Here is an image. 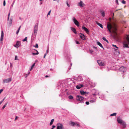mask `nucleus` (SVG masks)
<instances>
[{
  "mask_svg": "<svg viewBox=\"0 0 129 129\" xmlns=\"http://www.w3.org/2000/svg\"><path fill=\"white\" fill-rule=\"evenodd\" d=\"M80 93L82 95H84L87 93L86 92H84L83 91H80Z\"/></svg>",
  "mask_w": 129,
  "mask_h": 129,
  "instance_id": "obj_20",
  "label": "nucleus"
},
{
  "mask_svg": "<svg viewBox=\"0 0 129 129\" xmlns=\"http://www.w3.org/2000/svg\"><path fill=\"white\" fill-rule=\"evenodd\" d=\"M3 91V89H1L0 90V94Z\"/></svg>",
  "mask_w": 129,
  "mask_h": 129,
  "instance_id": "obj_52",
  "label": "nucleus"
},
{
  "mask_svg": "<svg viewBox=\"0 0 129 129\" xmlns=\"http://www.w3.org/2000/svg\"><path fill=\"white\" fill-rule=\"evenodd\" d=\"M19 30H19V29H18L17 30V31L16 32V34L17 35L18 34V33L19 31Z\"/></svg>",
  "mask_w": 129,
  "mask_h": 129,
  "instance_id": "obj_41",
  "label": "nucleus"
},
{
  "mask_svg": "<svg viewBox=\"0 0 129 129\" xmlns=\"http://www.w3.org/2000/svg\"><path fill=\"white\" fill-rule=\"evenodd\" d=\"M57 129H63V125L61 123H58L57 124Z\"/></svg>",
  "mask_w": 129,
  "mask_h": 129,
  "instance_id": "obj_4",
  "label": "nucleus"
},
{
  "mask_svg": "<svg viewBox=\"0 0 129 129\" xmlns=\"http://www.w3.org/2000/svg\"><path fill=\"white\" fill-rule=\"evenodd\" d=\"M33 69V68H32L31 67L30 69V71H31Z\"/></svg>",
  "mask_w": 129,
  "mask_h": 129,
  "instance_id": "obj_63",
  "label": "nucleus"
},
{
  "mask_svg": "<svg viewBox=\"0 0 129 129\" xmlns=\"http://www.w3.org/2000/svg\"><path fill=\"white\" fill-rule=\"evenodd\" d=\"M78 6L82 7L84 6L85 5L82 1H81L79 3H78Z\"/></svg>",
  "mask_w": 129,
  "mask_h": 129,
  "instance_id": "obj_10",
  "label": "nucleus"
},
{
  "mask_svg": "<svg viewBox=\"0 0 129 129\" xmlns=\"http://www.w3.org/2000/svg\"><path fill=\"white\" fill-rule=\"evenodd\" d=\"M21 44L20 42L19 41H17L16 42V44L14 45V46L17 48H18Z\"/></svg>",
  "mask_w": 129,
  "mask_h": 129,
  "instance_id": "obj_9",
  "label": "nucleus"
},
{
  "mask_svg": "<svg viewBox=\"0 0 129 129\" xmlns=\"http://www.w3.org/2000/svg\"><path fill=\"white\" fill-rule=\"evenodd\" d=\"M126 70V68L123 67H121L119 69V71L121 72L122 73H123L125 72Z\"/></svg>",
  "mask_w": 129,
  "mask_h": 129,
  "instance_id": "obj_6",
  "label": "nucleus"
},
{
  "mask_svg": "<svg viewBox=\"0 0 129 129\" xmlns=\"http://www.w3.org/2000/svg\"><path fill=\"white\" fill-rule=\"evenodd\" d=\"M123 47H125L126 48H128L129 47L128 46V44H127L126 43V42H125L123 44Z\"/></svg>",
  "mask_w": 129,
  "mask_h": 129,
  "instance_id": "obj_18",
  "label": "nucleus"
},
{
  "mask_svg": "<svg viewBox=\"0 0 129 129\" xmlns=\"http://www.w3.org/2000/svg\"><path fill=\"white\" fill-rule=\"evenodd\" d=\"M5 5H6L5 1V0H4V2H3V5H4V6H5Z\"/></svg>",
  "mask_w": 129,
  "mask_h": 129,
  "instance_id": "obj_42",
  "label": "nucleus"
},
{
  "mask_svg": "<svg viewBox=\"0 0 129 129\" xmlns=\"http://www.w3.org/2000/svg\"><path fill=\"white\" fill-rule=\"evenodd\" d=\"M38 25V23H37L35 24L34 26L33 32L32 34V37L33 36H36L37 32Z\"/></svg>",
  "mask_w": 129,
  "mask_h": 129,
  "instance_id": "obj_1",
  "label": "nucleus"
},
{
  "mask_svg": "<svg viewBox=\"0 0 129 129\" xmlns=\"http://www.w3.org/2000/svg\"><path fill=\"white\" fill-rule=\"evenodd\" d=\"M12 18H10L9 22H8V23L9 25V26H11L12 24Z\"/></svg>",
  "mask_w": 129,
  "mask_h": 129,
  "instance_id": "obj_16",
  "label": "nucleus"
},
{
  "mask_svg": "<svg viewBox=\"0 0 129 129\" xmlns=\"http://www.w3.org/2000/svg\"><path fill=\"white\" fill-rule=\"evenodd\" d=\"M76 43L77 44H79V42L77 41H76Z\"/></svg>",
  "mask_w": 129,
  "mask_h": 129,
  "instance_id": "obj_53",
  "label": "nucleus"
},
{
  "mask_svg": "<svg viewBox=\"0 0 129 129\" xmlns=\"http://www.w3.org/2000/svg\"><path fill=\"white\" fill-rule=\"evenodd\" d=\"M27 37H26L24 39H23L22 40L23 41H27Z\"/></svg>",
  "mask_w": 129,
  "mask_h": 129,
  "instance_id": "obj_38",
  "label": "nucleus"
},
{
  "mask_svg": "<svg viewBox=\"0 0 129 129\" xmlns=\"http://www.w3.org/2000/svg\"><path fill=\"white\" fill-rule=\"evenodd\" d=\"M3 102L1 101L0 102V105L2 104Z\"/></svg>",
  "mask_w": 129,
  "mask_h": 129,
  "instance_id": "obj_62",
  "label": "nucleus"
},
{
  "mask_svg": "<svg viewBox=\"0 0 129 129\" xmlns=\"http://www.w3.org/2000/svg\"><path fill=\"white\" fill-rule=\"evenodd\" d=\"M6 97H5L3 99V100L1 101L3 102L4 101L5 99L6 98Z\"/></svg>",
  "mask_w": 129,
  "mask_h": 129,
  "instance_id": "obj_54",
  "label": "nucleus"
},
{
  "mask_svg": "<svg viewBox=\"0 0 129 129\" xmlns=\"http://www.w3.org/2000/svg\"><path fill=\"white\" fill-rule=\"evenodd\" d=\"M107 43H109V42L108 41V40L106 39V40L105 41Z\"/></svg>",
  "mask_w": 129,
  "mask_h": 129,
  "instance_id": "obj_58",
  "label": "nucleus"
},
{
  "mask_svg": "<svg viewBox=\"0 0 129 129\" xmlns=\"http://www.w3.org/2000/svg\"><path fill=\"white\" fill-rule=\"evenodd\" d=\"M117 120L118 123L120 124L122 123V122L123 121L121 118L119 117H117Z\"/></svg>",
  "mask_w": 129,
  "mask_h": 129,
  "instance_id": "obj_13",
  "label": "nucleus"
},
{
  "mask_svg": "<svg viewBox=\"0 0 129 129\" xmlns=\"http://www.w3.org/2000/svg\"><path fill=\"white\" fill-rule=\"evenodd\" d=\"M17 58V56H15V60H18V59Z\"/></svg>",
  "mask_w": 129,
  "mask_h": 129,
  "instance_id": "obj_51",
  "label": "nucleus"
},
{
  "mask_svg": "<svg viewBox=\"0 0 129 129\" xmlns=\"http://www.w3.org/2000/svg\"><path fill=\"white\" fill-rule=\"evenodd\" d=\"M21 27V26H20L19 28H18V29H19V30H20V29Z\"/></svg>",
  "mask_w": 129,
  "mask_h": 129,
  "instance_id": "obj_60",
  "label": "nucleus"
},
{
  "mask_svg": "<svg viewBox=\"0 0 129 129\" xmlns=\"http://www.w3.org/2000/svg\"><path fill=\"white\" fill-rule=\"evenodd\" d=\"M10 13H9L8 14V17H10Z\"/></svg>",
  "mask_w": 129,
  "mask_h": 129,
  "instance_id": "obj_59",
  "label": "nucleus"
},
{
  "mask_svg": "<svg viewBox=\"0 0 129 129\" xmlns=\"http://www.w3.org/2000/svg\"><path fill=\"white\" fill-rule=\"evenodd\" d=\"M80 34H81V35L80 36V38L83 40H85L86 38L84 34L82 33H80Z\"/></svg>",
  "mask_w": 129,
  "mask_h": 129,
  "instance_id": "obj_14",
  "label": "nucleus"
},
{
  "mask_svg": "<svg viewBox=\"0 0 129 129\" xmlns=\"http://www.w3.org/2000/svg\"><path fill=\"white\" fill-rule=\"evenodd\" d=\"M35 63H34L31 66V67L33 68L35 66Z\"/></svg>",
  "mask_w": 129,
  "mask_h": 129,
  "instance_id": "obj_44",
  "label": "nucleus"
},
{
  "mask_svg": "<svg viewBox=\"0 0 129 129\" xmlns=\"http://www.w3.org/2000/svg\"><path fill=\"white\" fill-rule=\"evenodd\" d=\"M30 72H29L28 74H26V77H27V76L29 75V74H30Z\"/></svg>",
  "mask_w": 129,
  "mask_h": 129,
  "instance_id": "obj_47",
  "label": "nucleus"
},
{
  "mask_svg": "<svg viewBox=\"0 0 129 129\" xmlns=\"http://www.w3.org/2000/svg\"><path fill=\"white\" fill-rule=\"evenodd\" d=\"M4 33L3 31V30L1 31V36L0 39V43L2 42L4 38Z\"/></svg>",
  "mask_w": 129,
  "mask_h": 129,
  "instance_id": "obj_8",
  "label": "nucleus"
},
{
  "mask_svg": "<svg viewBox=\"0 0 129 129\" xmlns=\"http://www.w3.org/2000/svg\"><path fill=\"white\" fill-rule=\"evenodd\" d=\"M72 65V63H71V66L69 67V68H68V69H69V70L71 68V66Z\"/></svg>",
  "mask_w": 129,
  "mask_h": 129,
  "instance_id": "obj_43",
  "label": "nucleus"
},
{
  "mask_svg": "<svg viewBox=\"0 0 129 129\" xmlns=\"http://www.w3.org/2000/svg\"><path fill=\"white\" fill-rule=\"evenodd\" d=\"M51 11H50L48 13V14H47V15H50V13Z\"/></svg>",
  "mask_w": 129,
  "mask_h": 129,
  "instance_id": "obj_56",
  "label": "nucleus"
},
{
  "mask_svg": "<svg viewBox=\"0 0 129 129\" xmlns=\"http://www.w3.org/2000/svg\"><path fill=\"white\" fill-rule=\"evenodd\" d=\"M97 62L100 66H103L104 65V63L102 62L101 60H98Z\"/></svg>",
  "mask_w": 129,
  "mask_h": 129,
  "instance_id": "obj_11",
  "label": "nucleus"
},
{
  "mask_svg": "<svg viewBox=\"0 0 129 129\" xmlns=\"http://www.w3.org/2000/svg\"><path fill=\"white\" fill-rule=\"evenodd\" d=\"M89 51L91 53H92L93 52V51L91 49H89Z\"/></svg>",
  "mask_w": 129,
  "mask_h": 129,
  "instance_id": "obj_32",
  "label": "nucleus"
},
{
  "mask_svg": "<svg viewBox=\"0 0 129 129\" xmlns=\"http://www.w3.org/2000/svg\"><path fill=\"white\" fill-rule=\"evenodd\" d=\"M95 101V100H90V103H92L94 102Z\"/></svg>",
  "mask_w": 129,
  "mask_h": 129,
  "instance_id": "obj_40",
  "label": "nucleus"
},
{
  "mask_svg": "<svg viewBox=\"0 0 129 129\" xmlns=\"http://www.w3.org/2000/svg\"><path fill=\"white\" fill-rule=\"evenodd\" d=\"M18 118V117L17 116H16L15 119V121L16 120L17 118Z\"/></svg>",
  "mask_w": 129,
  "mask_h": 129,
  "instance_id": "obj_55",
  "label": "nucleus"
},
{
  "mask_svg": "<svg viewBox=\"0 0 129 129\" xmlns=\"http://www.w3.org/2000/svg\"><path fill=\"white\" fill-rule=\"evenodd\" d=\"M101 14L102 15L103 17H104L105 16V13H104V11L102 12H101Z\"/></svg>",
  "mask_w": 129,
  "mask_h": 129,
  "instance_id": "obj_27",
  "label": "nucleus"
},
{
  "mask_svg": "<svg viewBox=\"0 0 129 129\" xmlns=\"http://www.w3.org/2000/svg\"><path fill=\"white\" fill-rule=\"evenodd\" d=\"M73 20L74 23L78 27L79 26V22L75 17L73 18Z\"/></svg>",
  "mask_w": 129,
  "mask_h": 129,
  "instance_id": "obj_7",
  "label": "nucleus"
},
{
  "mask_svg": "<svg viewBox=\"0 0 129 129\" xmlns=\"http://www.w3.org/2000/svg\"><path fill=\"white\" fill-rule=\"evenodd\" d=\"M34 47H35L36 48H37L38 47V45L37 44H36V45L34 46Z\"/></svg>",
  "mask_w": 129,
  "mask_h": 129,
  "instance_id": "obj_39",
  "label": "nucleus"
},
{
  "mask_svg": "<svg viewBox=\"0 0 129 129\" xmlns=\"http://www.w3.org/2000/svg\"><path fill=\"white\" fill-rule=\"evenodd\" d=\"M49 76H47V75H46V76L45 77L46 78H47V77H49Z\"/></svg>",
  "mask_w": 129,
  "mask_h": 129,
  "instance_id": "obj_64",
  "label": "nucleus"
},
{
  "mask_svg": "<svg viewBox=\"0 0 129 129\" xmlns=\"http://www.w3.org/2000/svg\"><path fill=\"white\" fill-rule=\"evenodd\" d=\"M32 54L33 55H37L38 54V53H32Z\"/></svg>",
  "mask_w": 129,
  "mask_h": 129,
  "instance_id": "obj_35",
  "label": "nucleus"
},
{
  "mask_svg": "<svg viewBox=\"0 0 129 129\" xmlns=\"http://www.w3.org/2000/svg\"><path fill=\"white\" fill-rule=\"evenodd\" d=\"M68 98L70 99H72L73 98V97L72 96L70 95L69 96Z\"/></svg>",
  "mask_w": 129,
  "mask_h": 129,
  "instance_id": "obj_29",
  "label": "nucleus"
},
{
  "mask_svg": "<svg viewBox=\"0 0 129 129\" xmlns=\"http://www.w3.org/2000/svg\"><path fill=\"white\" fill-rule=\"evenodd\" d=\"M120 124H121L122 126V128H124L126 127V122L124 121H123L122 123H121Z\"/></svg>",
  "mask_w": 129,
  "mask_h": 129,
  "instance_id": "obj_15",
  "label": "nucleus"
},
{
  "mask_svg": "<svg viewBox=\"0 0 129 129\" xmlns=\"http://www.w3.org/2000/svg\"><path fill=\"white\" fill-rule=\"evenodd\" d=\"M66 3H67V6L69 7H70V5H69V4H68V2L67 1L66 2Z\"/></svg>",
  "mask_w": 129,
  "mask_h": 129,
  "instance_id": "obj_49",
  "label": "nucleus"
},
{
  "mask_svg": "<svg viewBox=\"0 0 129 129\" xmlns=\"http://www.w3.org/2000/svg\"><path fill=\"white\" fill-rule=\"evenodd\" d=\"M122 3L124 4H125L126 3V2L124 0H122Z\"/></svg>",
  "mask_w": 129,
  "mask_h": 129,
  "instance_id": "obj_37",
  "label": "nucleus"
},
{
  "mask_svg": "<svg viewBox=\"0 0 129 129\" xmlns=\"http://www.w3.org/2000/svg\"><path fill=\"white\" fill-rule=\"evenodd\" d=\"M75 122H73L72 121H70V125L72 126H75Z\"/></svg>",
  "mask_w": 129,
  "mask_h": 129,
  "instance_id": "obj_21",
  "label": "nucleus"
},
{
  "mask_svg": "<svg viewBox=\"0 0 129 129\" xmlns=\"http://www.w3.org/2000/svg\"><path fill=\"white\" fill-rule=\"evenodd\" d=\"M83 86V85L82 84H79L77 85L76 88L77 89H79L81 87Z\"/></svg>",
  "mask_w": 129,
  "mask_h": 129,
  "instance_id": "obj_17",
  "label": "nucleus"
},
{
  "mask_svg": "<svg viewBox=\"0 0 129 129\" xmlns=\"http://www.w3.org/2000/svg\"><path fill=\"white\" fill-rule=\"evenodd\" d=\"M7 103H8L7 102L5 103V105L3 106V107L2 108V109H4L6 107V106L7 105Z\"/></svg>",
  "mask_w": 129,
  "mask_h": 129,
  "instance_id": "obj_26",
  "label": "nucleus"
},
{
  "mask_svg": "<svg viewBox=\"0 0 129 129\" xmlns=\"http://www.w3.org/2000/svg\"><path fill=\"white\" fill-rule=\"evenodd\" d=\"M102 39L103 40L105 41L106 40V38L104 37L102 38Z\"/></svg>",
  "mask_w": 129,
  "mask_h": 129,
  "instance_id": "obj_48",
  "label": "nucleus"
},
{
  "mask_svg": "<svg viewBox=\"0 0 129 129\" xmlns=\"http://www.w3.org/2000/svg\"><path fill=\"white\" fill-rule=\"evenodd\" d=\"M56 127V126L55 125H53L52 126V128L51 129H53V128L55 127Z\"/></svg>",
  "mask_w": 129,
  "mask_h": 129,
  "instance_id": "obj_45",
  "label": "nucleus"
},
{
  "mask_svg": "<svg viewBox=\"0 0 129 129\" xmlns=\"http://www.w3.org/2000/svg\"><path fill=\"white\" fill-rule=\"evenodd\" d=\"M85 103L87 105H88L89 104V102L88 101L86 102Z\"/></svg>",
  "mask_w": 129,
  "mask_h": 129,
  "instance_id": "obj_46",
  "label": "nucleus"
},
{
  "mask_svg": "<svg viewBox=\"0 0 129 129\" xmlns=\"http://www.w3.org/2000/svg\"><path fill=\"white\" fill-rule=\"evenodd\" d=\"M112 27L113 26L111 23L109 22L107 24V28L109 32L110 33H111V29H112Z\"/></svg>",
  "mask_w": 129,
  "mask_h": 129,
  "instance_id": "obj_3",
  "label": "nucleus"
},
{
  "mask_svg": "<svg viewBox=\"0 0 129 129\" xmlns=\"http://www.w3.org/2000/svg\"><path fill=\"white\" fill-rule=\"evenodd\" d=\"M84 99V98L80 95H76V99L78 101H80L81 103H83V100Z\"/></svg>",
  "mask_w": 129,
  "mask_h": 129,
  "instance_id": "obj_2",
  "label": "nucleus"
},
{
  "mask_svg": "<svg viewBox=\"0 0 129 129\" xmlns=\"http://www.w3.org/2000/svg\"><path fill=\"white\" fill-rule=\"evenodd\" d=\"M114 50L116 52L118 53L119 54V52L118 49H114Z\"/></svg>",
  "mask_w": 129,
  "mask_h": 129,
  "instance_id": "obj_36",
  "label": "nucleus"
},
{
  "mask_svg": "<svg viewBox=\"0 0 129 129\" xmlns=\"http://www.w3.org/2000/svg\"><path fill=\"white\" fill-rule=\"evenodd\" d=\"M14 2H15V1H14L13 2V3H12V5H11V7H10V9L12 8L13 7V5H14Z\"/></svg>",
  "mask_w": 129,
  "mask_h": 129,
  "instance_id": "obj_31",
  "label": "nucleus"
},
{
  "mask_svg": "<svg viewBox=\"0 0 129 129\" xmlns=\"http://www.w3.org/2000/svg\"><path fill=\"white\" fill-rule=\"evenodd\" d=\"M128 44L129 45V35H127L126 38Z\"/></svg>",
  "mask_w": 129,
  "mask_h": 129,
  "instance_id": "obj_24",
  "label": "nucleus"
},
{
  "mask_svg": "<svg viewBox=\"0 0 129 129\" xmlns=\"http://www.w3.org/2000/svg\"><path fill=\"white\" fill-rule=\"evenodd\" d=\"M75 125L77 126H80V125L79 124L77 123V122H75Z\"/></svg>",
  "mask_w": 129,
  "mask_h": 129,
  "instance_id": "obj_33",
  "label": "nucleus"
},
{
  "mask_svg": "<svg viewBox=\"0 0 129 129\" xmlns=\"http://www.w3.org/2000/svg\"><path fill=\"white\" fill-rule=\"evenodd\" d=\"M116 113H113L112 114H111L110 115L111 116H116Z\"/></svg>",
  "mask_w": 129,
  "mask_h": 129,
  "instance_id": "obj_28",
  "label": "nucleus"
},
{
  "mask_svg": "<svg viewBox=\"0 0 129 129\" xmlns=\"http://www.w3.org/2000/svg\"><path fill=\"white\" fill-rule=\"evenodd\" d=\"M116 3L118 5V0H116Z\"/></svg>",
  "mask_w": 129,
  "mask_h": 129,
  "instance_id": "obj_50",
  "label": "nucleus"
},
{
  "mask_svg": "<svg viewBox=\"0 0 129 129\" xmlns=\"http://www.w3.org/2000/svg\"><path fill=\"white\" fill-rule=\"evenodd\" d=\"M96 24L98 25L101 28H103V25L99 23L98 22H96Z\"/></svg>",
  "mask_w": 129,
  "mask_h": 129,
  "instance_id": "obj_23",
  "label": "nucleus"
},
{
  "mask_svg": "<svg viewBox=\"0 0 129 129\" xmlns=\"http://www.w3.org/2000/svg\"><path fill=\"white\" fill-rule=\"evenodd\" d=\"M35 50L36 51H37V53H38V54H39V52H38V51L36 50V49H34V50Z\"/></svg>",
  "mask_w": 129,
  "mask_h": 129,
  "instance_id": "obj_57",
  "label": "nucleus"
},
{
  "mask_svg": "<svg viewBox=\"0 0 129 129\" xmlns=\"http://www.w3.org/2000/svg\"><path fill=\"white\" fill-rule=\"evenodd\" d=\"M97 44L99 45L101 47L103 48V46L102 45V44L100 43V42H97Z\"/></svg>",
  "mask_w": 129,
  "mask_h": 129,
  "instance_id": "obj_22",
  "label": "nucleus"
},
{
  "mask_svg": "<svg viewBox=\"0 0 129 129\" xmlns=\"http://www.w3.org/2000/svg\"><path fill=\"white\" fill-rule=\"evenodd\" d=\"M62 85H58V86H57V88L58 89H60L61 88V87L62 86Z\"/></svg>",
  "mask_w": 129,
  "mask_h": 129,
  "instance_id": "obj_30",
  "label": "nucleus"
},
{
  "mask_svg": "<svg viewBox=\"0 0 129 129\" xmlns=\"http://www.w3.org/2000/svg\"><path fill=\"white\" fill-rule=\"evenodd\" d=\"M82 28L85 31L87 34H89V31L88 29L85 27L83 26L82 27Z\"/></svg>",
  "mask_w": 129,
  "mask_h": 129,
  "instance_id": "obj_12",
  "label": "nucleus"
},
{
  "mask_svg": "<svg viewBox=\"0 0 129 129\" xmlns=\"http://www.w3.org/2000/svg\"><path fill=\"white\" fill-rule=\"evenodd\" d=\"M112 46L114 47H115V48H117V49H118V47H117L115 45H114V44H113L112 45Z\"/></svg>",
  "mask_w": 129,
  "mask_h": 129,
  "instance_id": "obj_34",
  "label": "nucleus"
},
{
  "mask_svg": "<svg viewBox=\"0 0 129 129\" xmlns=\"http://www.w3.org/2000/svg\"><path fill=\"white\" fill-rule=\"evenodd\" d=\"M92 95H97V94L95 93H94Z\"/></svg>",
  "mask_w": 129,
  "mask_h": 129,
  "instance_id": "obj_61",
  "label": "nucleus"
},
{
  "mask_svg": "<svg viewBox=\"0 0 129 129\" xmlns=\"http://www.w3.org/2000/svg\"><path fill=\"white\" fill-rule=\"evenodd\" d=\"M71 30L73 31V32L75 34H76L77 33L76 32V29L75 28H74V27H71Z\"/></svg>",
  "mask_w": 129,
  "mask_h": 129,
  "instance_id": "obj_19",
  "label": "nucleus"
},
{
  "mask_svg": "<svg viewBox=\"0 0 129 129\" xmlns=\"http://www.w3.org/2000/svg\"><path fill=\"white\" fill-rule=\"evenodd\" d=\"M54 121V119H52L51 120V122L50 123V125H51L52 124Z\"/></svg>",
  "mask_w": 129,
  "mask_h": 129,
  "instance_id": "obj_25",
  "label": "nucleus"
},
{
  "mask_svg": "<svg viewBox=\"0 0 129 129\" xmlns=\"http://www.w3.org/2000/svg\"><path fill=\"white\" fill-rule=\"evenodd\" d=\"M11 81L12 78H10L3 80V83H8L11 82Z\"/></svg>",
  "mask_w": 129,
  "mask_h": 129,
  "instance_id": "obj_5",
  "label": "nucleus"
}]
</instances>
